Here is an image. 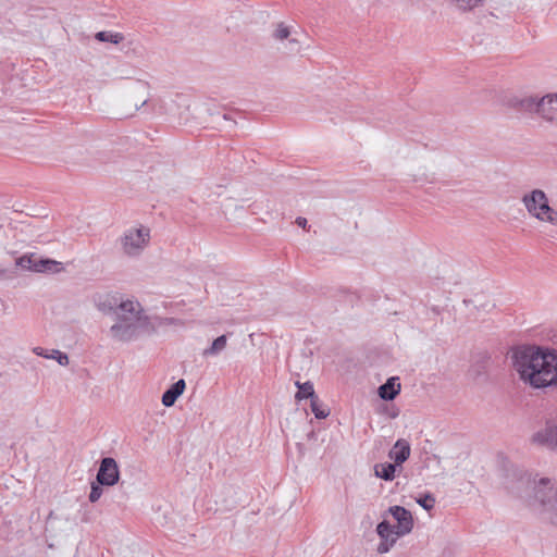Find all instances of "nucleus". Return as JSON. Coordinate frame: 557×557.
<instances>
[{"label":"nucleus","mask_w":557,"mask_h":557,"mask_svg":"<svg viewBox=\"0 0 557 557\" xmlns=\"http://www.w3.org/2000/svg\"><path fill=\"white\" fill-rule=\"evenodd\" d=\"M185 388L186 383L183 379L172 384L162 395V405L165 407L173 406Z\"/></svg>","instance_id":"15"},{"label":"nucleus","mask_w":557,"mask_h":557,"mask_svg":"<svg viewBox=\"0 0 557 557\" xmlns=\"http://www.w3.org/2000/svg\"><path fill=\"white\" fill-rule=\"evenodd\" d=\"M508 104L519 112L535 113L540 116L541 97L533 95L513 97L509 100Z\"/></svg>","instance_id":"11"},{"label":"nucleus","mask_w":557,"mask_h":557,"mask_svg":"<svg viewBox=\"0 0 557 557\" xmlns=\"http://www.w3.org/2000/svg\"><path fill=\"white\" fill-rule=\"evenodd\" d=\"M292 33L284 23H278L273 32V38L280 41H285L290 37Z\"/></svg>","instance_id":"21"},{"label":"nucleus","mask_w":557,"mask_h":557,"mask_svg":"<svg viewBox=\"0 0 557 557\" xmlns=\"http://www.w3.org/2000/svg\"><path fill=\"white\" fill-rule=\"evenodd\" d=\"M512 366L520 379L534 388L557 384V355L539 347H519L512 352Z\"/></svg>","instance_id":"1"},{"label":"nucleus","mask_w":557,"mask_h":557,"mask_svg":"<svg viewBox=\"0 0 557 557\" xmlns=\"http://www.w3.org/2000/svg\"><path fill=\"white\" fill-rule=\"evenodd\" d=\"M529 505L557 525V478L535 475L531 483Z\"/></svg>","instance_id":"4"},{"label":"nucleus","mask_w":557,"mask_h":557,"mask_svg":"<svg viewBox=\"0 0 557 557\" xmlns=\"http://www.w3.org/2000/svg\"><path fill=\"white\" fill-rule=\"evenodd\" d=\"M226 345H227V336L221 335V336L216 337L208 348L203 349L202 356L205 358L215 357L226 348Z\"/></svg>","instance_id":"17"},{"label":"nucleus","mask_w":557,"mask_h":557,"mask_svg":"<svg viewBox=\"0 0 557 557\" xmlns=\"http://www.w3.org/2000/svg\"><path fill=\"white\" fill-rule=\"evenodd\" d=\"M34 354H36L37 356H40V357H44V358H47L48 357V352L45 351L44 348L41 347H35L33 349Z\"/></svg>","instance_id":"28"},{"label":"nucleus","mask_w":557,"mask_h":557,"mask_svg":"<svg viewBox=\"0 0 557 557\" xmlns=\"http://www.w3.org/2000/svg\"><path fill=\"white\" fill-rule=\"evenodd\" d=\"M120 470L117 462L111 457H104L97 473V482L99 485L113 486L119 482Z\"/></svg>","instance_id":"8"},{"label":"nucleus","mask_w":557,"mask_h":557,"mask_svg":"<svg viewBox=\"0 0 557 557\" xmlns=\"http://www.w3.org/2000/svg\"><path fill=\"white\" fill-rule=\"evenodd\" d=\"M150 239V228L139 224L126 228L116 243L123 256L135 259L139 258L148 248Z\"/></svg>","instance_id":"5"},{"label":"nucleus","mask_w":557,"mask_h":557,"mask_svg":"<svg viewBox=\"0 0 557 557\" xmlns=\"http://www.w3.org/2000/svg\"><path fill=\"white\" fill-rule=\"evenodd\" d=\"M417 503L425 510H431L435 505V497L432 494H425L417 499Z\"/></svg>","instance_id":"24"},{"label":"nucleus","mask_w":557,"mask_h":557,"mask_svg":"<svg viewBox=\"0 0 557 557\" xmlns=\"http://www.w3.org/2000/svg\"><path fill=\"white\" fill-rule=\"evenodd\" d=\"M175 102L181 108H184L185 110L189 109V99L185 95H176Z\"/></svg>","instance_id":"26"},{"label":"nucleus","mask_w":557,"mask_h":557,"mask_svg":"<svg viewBox=\"0 0 557 557\" xmlns=\"http://www.w3.org/2000/svg\"><path fill=\"white\" fill-rule=\"evenodd\" d=\"M286 44L284 45V50L288 53H298L301 49V44L297 37H289L286 39Z\"/></svg>","instance_id":"22"},{"label":"nucleus","mask_w":557,"mask_h":557,"mask_svg":"<svg viewBox=\"0 0 557 557\" xmlns=\"http://www.w3.org/2000/svg\"><path fill=\"white\" fill-rule=\"evenodd\" d=\"M47 359H54L58 361L61 366H67L69 364V356L58 349H52L49 354Z\"/></svg>","instance_id":"23"},{"label":"nucleus","mask_w":557,"mask_h":557,"mask_svg":"<svg viewBox=\"0 0 557 557\" xmlns=\"http://www.w3.org/2000/svg\"><path fill=\"white\" fill-rule=\"evenodd\" d=\"M410 456V445L405 440H398L388 453V457L394 460V465L401 466Z\"/></svg>","instance_id":"13"},{"label":"nucleus","mask_w":557,"mask_h":557,"mask_svg":"<svg viewBox=\"0 0 557 557\" xmlns=\"http://www.w3.org/2000/svg\"><path fill=\"white\" fill-rule=\"evenodd\" d=\"M383 520L376 525L380 543L376 547L379 554L388 553L399 537L409 534L414 525L411 512L403 506H391L382 513Z\"/></svg>","instance_id":"3"},{"label":"nucleus","mask_w":557,"mask_h":557,"mask_svg":"<svg viewBox=\"0 0 557 557\" xmlns=\"http://www.w3.org/2000/svg\"><path fill=\"white\" fill-rule=\"evenodd\" d=\"M540 117L557 124V94H547L541 97Z\"/></svg>","instance_id":"12"},{"label":"nucleus","mask_w":557,"mask_h":557,"mask_svg":"<svg viewBox=\"0 0 557 557\" xmlns=\"http://www.w3.org/2000/svg\"><path fill=\"white\" fill-rule=\"evenodd\" d=\"M296 224H297L299 227H301V228H305V230H306V228H307V224H308V222H307V219H306V218L298 216V218L296 219Z\"/></svg>","instance_id":"27"},{"label":"nucleus","mask_w":557,"mask_h":557,"mask_svg":"<svg viewBox=\"0 0 557 557\" xmlns=\"http://www.w3.org/2000/svg\"><path fill=\"white\" fill-rule=\"evenodd\" d=\"M95 38L102 42H111V44L117 45L123 41L124 36L121 33L102 30V32H98L95 35Z\"/></svg>","instance_id":"19"},{"label":"nucleus","mask_w":557,"mask_h":557,"mask_svg":"<svg viewBox=\"0 0 557 557\" xmlns=\"http://www.w3.org/2000/svg\"><path fill=\"white\" fill-rule=\"evenodd\" d=\"M396 470H397V466L394 463L382 462V463H376L374 466L375 476H377L382 480H385V481L394 480Z\"/></svg>","instance_id":"16"},{"label":"nucleus","mask_w":557,"mask_h":557,"mask_svg":"<svg viewBox=\"0 0 557 557\" xmlns=\"http://www.w3.org/2000/svg\"><path fill=\"white\" fill-rule=\"evenodd\" d=\"M101 495H102V488L99 485L92 483L91 491L89 494V500L91 503H96L101 497Z\"/></svg>","instance_id":"25"},{"label":"nucleus","mask_w":557,"mask_h":557,"mask_svg":"<svg viewBox=\"0 0 557 557\" xmlns=\"http://www.w3.org/2000/svg\"><path fill=\"white\" fill-rule=\"evenodd\" d=\"M521 201L532 218L557 225V211L549 206L548 198L542 189H533L524 194Z\"/></svg>","instance_id":"6"},{"label":"nucleus","mask_w":557,"mask_h":557,"mask_svg":"<svg viewBox=\"0 0 557 557\" xmlns=\"http://www.w3.org/2000/svg\"><path fill=\"white\" fill-rule=\"evenodd\" d=\"M15 263L23 270L37 273H58L62 270L60 262L48 258H41L36 253L23 255L16 259Z\"/></svg>","instance_id":"7"},{"label":"nucleus","mask_w":557,"mask_h":557,"mask_svg":"<svg viewBox=\"0 0 557 557\" xmlns=\"http://www.w3.org/2000/svg\"><path fill=\"white\" fill-rule=\"evenodd\" d=\"M400 389L399 377L392 376L379 387V396L383 400H393L400 393Z\"/></svg>","instance_id":"14"},{"label":"nucleus","mask_w":557,"mask_h":557,"mask_svg":"<svg viewBox=\"0 0 557 557\" xmlns=\"http://www.w3.org/2000/svg\"><path fill=\"white\" fill-rule=\"evenodd\" d=\"M9 277H11L9 270L0 267V280H4V278H9Z\"/></svg>","instance_id":"29"},{"label":"nucleus","mask_w":557,"mask_h":557,"mask_svg":"<svg viewBox=\"0 0 557 557\" xmlns=\"http://www.w3.org/2000/svg\"><path fill=\"white\" fill-rule=\"evenodd\" d=\"M310 407L317 419H325L330 414V410L320 403L318 396L310 401Z\"/></svg>","instance_id":"20"},{"label":"nucleus","mask_w":557,"mask_h":557,"mask_svg":"<svg viewBox=\"0 0 557 557\" xmlns=\"http://www.w3.org/2000/svg\"><path fill=\"white\" fill-rule=\"evenodd\" d=\"M123 301H125V298L117 293H104L94 296L95 307L104 314L113 313L115 315Z\"/></svg>","instance_id":"10"},{"label":"nucleus","mask_w":557,"mask_h":557,"mask_svg":"<svg viewBox=\"0 0 557 557\" xmlns=\"http://www.w3.org/2000/svg\"><path fill=\"white\" fill-rule=\"evenodd\" d=\"M154 330L151 318L135 298H125L114 315L109 329L110 336L122 343H128L150 334Z\"/></svg>","instance_id":"2"},{"label":"nucleus","mask_w":557,"mask_h":557,"mask_svg":"<svg viewBox=\"0 0 557 557\" xmlns=\"http://www.w3.org/2000/svg\"><path fill=\"white\" fill-rule=\"evenodd\" d=\"M149 100V84L147 82L137 81L128 90L126 96V104L135 112L147 104Z\"/></svg>","instance_id":"9"},{"label":"nucleus","mask_w":557,"mask_h":557,"mask_svg":"<svg viewBox=\"0 0 557 557\" xmlns=\"http://www.w3.org/2000/svg\"><path fill=\"white\" fill-rule=\"evenodd\" d=\"M296 386L298 387V392L295 395L296 400L300 401L305 398H310V401L317 397L313 388V384L311 382L300 383L296 382Z\"/></svg>","instance_id":"18"}]
</instances>
